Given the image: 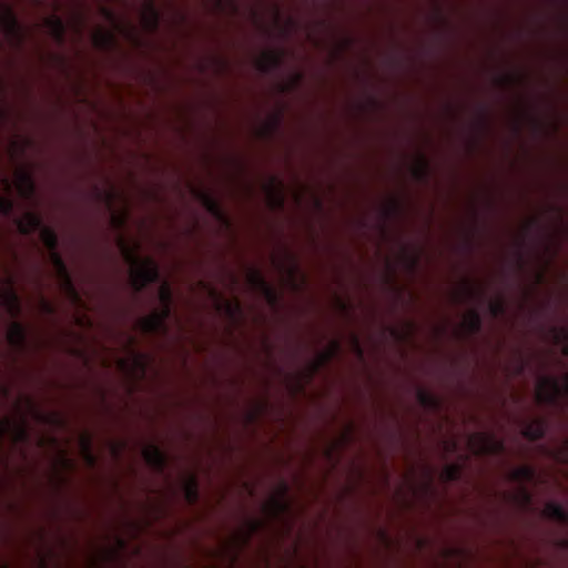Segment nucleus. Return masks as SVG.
<instances>
[{"label":"nucleus","mask_w":568,"mask_h":568,"mask_svg":"<svg viewBox=\"0 0 568 568\" xmlns=\"http://www.w3.org/2000/svg\"><path fill=\"white\" fill-rule=\"evenodd\" d=\"M118 245L125 261L130 264V280L136 290L156 278L158 270L155 263L151 258H138L139 243L135 239L129 240L121 235L118 240Z\"/></svg>","instance_id":"nucleus-1"},{"label":"nucleus","mask_w":568,"mask_h":568,"mask_svg":"<svg viewBox=\"0 0 568 568\" xmlns=\"http://www.w3.org/2000/svg\"><path fill=\"white\" fill-rule=\"evenodd\" d=\"M566 393H568V373L560 379L541 378L536 387V396L539 402H554Z\"/></svg>","instance_id":"nucleus-2"},{"label":"nucleus","mask_w":568,"mask_h":568,"mask_svg":"<svg viewBox=\"0 0 568 568\" xmlns=\"http://www.w3.org/2000/svg\"><path fill=\"white\" fill-rule=\"evenodd\" d=\"M469 447L475 453H497L501 444L487 434H475L469 438Z\"/></svg>","instance_id":"nucleus-3"},{"label":"nucleus","mask_w":568,"mask_h":568,"mask_svg":"<svg viewBox=\"0 0 568 568\" xmlns=\"http://www.w3.org/2000/svg\"><path fill=\"white\" fill-rule=\"evenodd\" d=\"M267 204L272 207H280L284 202L283 185L277 179L270 180L265 185Z\"/></svg>","instance_id":"nucleus-4"},{"label":"nucleus","mask_w":568,"mask_h":568,"mask_svg":"<svg viewBox=\"0 0 568 568\" xmlns=\"http://www.w3.org/2000/svg\"><path fill=\"white\" fill-rule=\"evenodd\" d=\"M13 184L22 196H29L33 190V183L30 174L23 169H17L14 171Z\"/></svg>","instance_id":"nucleus-5"},{"label":"nucleus","mask_w":568,"mask_h":568,"mask_svg":"<svg viewBox=\"0 0 568 568\" xmlns=\"http://www.w3.org/2000/svg\"><path fill=\"white\" fill-rule=\"evenodd\" d=\"M0 304L12 315L19 312V302L13 288L9 285L0 287Z\"/></svg>","instance_id":"nucleus-6"},{"label":"nucleus","mask_w":568,"mask_h":568,"mask_svg":"<svg viewBox=\"0 0 568 568\" xmlns=\"http://www.w3.org/2000/svg\"><path fill=\"white\" fill-rule=\"evenodd\" d=\"M168 310H163L159 313L155 312L143 317L139 323L140 327L144 332H154L159 329L162 326L164 318L168 316Z\"/></svg>","instance_id":"nucleus-7"},{"label":"nucleus","mask_w":568,"mask_h":568,"mask_svg":"<svg viewBox=\"0 0 568 568\" xmlns=\"http://www.w3.org/2000/svg\"><path fill=\"white\" fill-rule=\"evenodd\" d=\"M51 261L57 270V274L60 277L64 288L70 293L73 292L70 277L68 275L67 268H65L62 260L60 258V256L53 252V253H51Z\"/></svg>","instance_id":"nucleus-8"},{"label":"nucleus","mask_w":568,"mask_h":568,"mask_svg":"<svg viewBox=\"0 0 568 568\" xmlns=\"http://www.w3.org/2000/svg\"><path fill=\"white\" fill-rule=\"evenodd\" d=\"M142 454L145 462L151 466L161 467L164 463V456L156 446H145Z\"/></svg>","instance_id":"nucleus-9"},{"label":"nucleus","mask_w":568,"mask_h":568,"mask_svg":"<svg viewBox=\"0 0 568 568\" xmlns=\"http://www.w3.org/2000/svg\"><path fill=\"white\" fill-rule=\"evenodd\" d=\"M144 365V358L141 355H131L126 358H119L116 366L123 372H131L132 369H142Z\"/></svg>","instance_id":"nucleus-10"},{"label":"nucleus","mask_w":568,"mask_h":568,"mask_svg":"<svg viewBox=\"0 0 568 568\" xmlns=\"http://www.w3.org/2000/svg\"><path fill=\"white\" fill-rule=\"evenodd\" d=\"M92 41L95 47L109 48L113 43V33L103 28H97L92 34Z\"/></svg>","instance_id":"nucleus-11"},{"label":"nucleus","mask_w":568,"mask_h":568,"mask_svg":"<svg viewBox=\"0 0 568 568\" xmlns=\"http://www.w3.org/2000/svg\"><path fill=\"white\" fill-rule=\"evenodd\" d=\"M39 224L40 220L33 213H26L18 221V227L22 233H30L34 231Z\"/></svg>","instance_id":"nucleus-12"},{"label":"nucleus","mask_w":568,"mask_h":568,"mask_svg":"<svg viewBox=\"0 0 568 568\" xmlns=\"http://www.w3.org/2000/svg\"><path fill=\"white\" fill-rule=\"evenodd\" d=\"M285 510V503L282 497H271L263 505V511L268 516H278Z\"/></svg>","instance_id":"nucleus-13"},{"label":"nucleus","mask_w":568,"mask_h":568,"mask_svg":"<svg viewBox=\"0 0 568 568\" xmlns=\"http://www.w3.org/2000/svg\"><path fill=\"white\" fill-rule=\"evenodd\" d=\"M278 62V57L273 51H265L257 58L256 64L258 69L266 70Z\"/></svg>","instance_id":"nucleus-14"},{"label":"nucleus","mask_w":568,"mask_h":568,"mask_svg":"<svg viewBox=\"0 0 568 568\" xmlns=\"http://www.w3.org/2000/svg\"><path fill=\"white\" fill-rule=\"evenodd\" d=\"M10 344L19 345L23 342V329L18 323L10 325L7 334Z\"/></svg>","instance_id":"nucleus-15"},{"label":"nucleus","mask_w":568,"mask_h":568,"mask_svg":"<svg viewBox=\"0 0 568 568\" xmlns=\"http://www.w3.org/2000/svg\"><path fill=\"white\" fill-rule=\"evenodd\" d=\"M44 24L50 29L54 38L61 39L63 34V24L58 17H49L45 19Z\"/></svg>","instance_id":"nucleus-16"},{"label":"nucleus","mask_w":568,"mask_h":568,"mask_svg":"<svg viewBox=\"0 0 568 568\" xmlns=\"http://www.w3.org/2000/svg\"><path fill=\"white\" fill-rule=\"evenodd\" d=\"M142 23L148 29H154L158 23V16L152 7L144 8L142 12Z\"/></svg>","instance_id":"nucleus-17"},{"label":"nucleus","mask_w":568,"mask_h":568,"mask_svg":"<svg viewBox=\"0 0 568 568\" xmlns=\"http://www.w3.org/2000/svg\"><path fill=\"white\" fill-rule=\"evenodd\" d=\"M462 326L467 331H476L479 327V317L476 312L469 311L463 316Z\"/></svg>","instance_id":"nucleus-18"},{"label":"nucleus","mask_w":568,"mask_h":568,"mask_svg":"<svg viewBox=\"0 0 568 568\" xmlns=\"http://www.w3.org/2000/svg\"><path fill=\"white\" fill-rule=\"evenodd\" d=\"M544 515L548 518L557 519V520H565L566 514L564 509L555 504H548L544 508Z\"/></svg>","instance_id":"nucleus-19"},{"label":"nucleus","mask_w":568,"mask_h":568,"mask_svg":"<svg viewBox=\"0 0 568 568\" xmlns=\"http://www.w3.org/2000/svg\"><path fill=\"white\" fill-rule=\"evenodd\" d=\"M0 21L8 31H13L16 29L17 21L10 9L0 10Z\"/></svg>","instance_id":"nucleus-20"},{"label":"nucleus","mask_w":568,"mask_h":568,"mask_svg":"<svg viewBox=\"0 0 568 568\" xmlns=\"http://www.w3.org/2000/svg\"><path fill=\"white\" fill-rule=\"evenodd\" d=\"M40 239L42 241V243L49 248V250H53L55 247V244H57V237H55V234L53 233V231L49 230V229H43L41 230L40 232Z\"/></svg>","instance_id":"nucleus-21"},{"label":"nucleus","mask_w":568,"mask_h":568,"mask_svg":"<svg viewBox=\"0 0 568 568\" xmlns=\"http://www.w3.org/2000/svg\"><path fill=\"white\" fill-rule=\"evenodd\" d=\"M80 448H81V455L82 457L89 463V464H93L94 463V457L90 450V443L88 440V438H85L84 436L81 437V443H80Z\"/></svg>","instance_id":"nucleus-22"},{"label":"nucleus","mask_w":568,"mask_h":568,"mask_svg":"<svg viewBox=\"0 0 568 568\" xmlns=\"http://www.w3.org/2000/svg\"><path fill=\"white\" fill-rule=\"evenodd\" d=\"M185 497L190 503L196 499V483L193 478L189 479L184 485Z\"/></svg>","instance_id":"nucleus-23"},{"label":"nucleus","mask_w":568,"mask_h":568,"mask_svg":"<svg viewBox=\"0 0 568 568\" xmlns=\"http://www.w3.org/2000/svg\"><path fill=\"white\" fill-rule=\"evenodd\" d=\"M126 216H128V212L125 209L118 211V212H113L111 215L112 225L115 227L122 226L126 220Z\"/></svg>","instance_id":"nucleus-24"},{"label":"nucleus","mask_w":568,"mask_h":568,"mask_svg":"<svg viewBox=\"0 0 568 568\" xmlns=\"http://www.w3.org/2000/svg\"><path fill=\"white\" fill-rule=\"evenodd\" d=\"M511 477L516 480L530 479L532 471L529 467H519L511 473Z\"/></svg>","instance_id":"nucleus-25"},{"label":"nucleus","mask_w":568,"mask_h":568,"mask_svg":"<svg viewBox=\"0 0 568 568\" xmlns=\"http://www.w3.org/2000/svg\"><path fill=\"white\" fill-rule=\"evenodd\" d=\"M159 295L164 310L169 311V302L171 298L170 287L166 284H162L159 291Z\"/></svg>","instance_id":"nucleus-26"},{"label":"nucleus","mask_w":568,"mask_h":568,"mask_svg":"<svg viewBox=\"0 0 568 568\" xmlns=\"http://www.w3.org/2000/svg\"><path fill=\"white\" fill-rule=\"evenodd\" d=\"M336 351H337V344L331 343L327 351L318 356L317 365H321V364L325 363L326 361H328Z\"/></svg>","instance_id":"nucleus-27"},{"label":"nucleus","mask_w":568,"mask_h":568,"mask_svg":"<svg viewBox=\"0 0 568 568\" xmlns=\"http://www.w3.org/2000/svg\"><path fill=\"white\" fill-rule=\"evenodd\" d=\"M247 281L253 285L261 286V287L265 288L264 280L258 272H250L247 274Z\"/></svg>","instance_id":"nucleus-28"},{"label":"nucleus","mask_w":568,"mask_h":568,"mask_svg":"<svg viewBox=\"0 0 568 568\" xmlns=\"http://www.w3.org/2000/svg\"><path fill=\"white\" fill-rule=\"evenodd\" d=\"M11 207V201L7 196H0V212L8 213Z\"/></svg>","instance_id":"nucleus-29"},{"label":"nucleus","mask_w":568,"mask_h":568,"mask_svg":"<svg viewBox=\"0 0 568 568\" xmlns=\"http://www.w3.org/2000/svg\"><path fill=\"white\" fill-rule=\"evenodd\" d=\"M24 434H26L24 428L22 426H19L13 434V439L21 440L24 437Z\"/></svg>","instance_id":"nucleus-30"},{"label":"nucleus","mask_w":568,"mask_h":568,"mask_svg":"<svg viewBox=\"0 0 568 568\" xmlns=\"http://www.w3.org/2000/svg\"><path fill=\"white\" fill-rule=\"evenodd\" d=\"M525 435L530 436L531 438H537L541 435V426L538 424L537 428L534 433H530L528 430L525 432Z\"/></svg>","instance_id":"nucleus-31"},{"label":"nucleus","mask_w":568,"mask_h":568,"mask_svg":"<svg viewBox=\"0 0 568 568\" xmlns=\"http://www.w3.org/2000/svg\"><path fill=\"white\" fill-rule=\"evenodd\" d=\"M455 471H456L455 467H453V466L447 467V468L445 469V476H446V478H448V479L454 478V476H455Z\"/></svg>","instance_id":"nucleus-32"},{"label":"nucleus","mask_w":568,"mask_h":568,"mask_svg":"<svg viewBox=\"0 0 568 568\" xmlns=\"http://www.w3.org/2000/svg\"><path fill=\"white\" fill-rule=\"evenodd\" d=\"M89 565H90L91 568H99L100 567V564L98 562V560L95 558H92L90 560Z\"/></svg>","instance_id":"nucleus-33"},{"label":"nucleus","mask_w":568,"mask_h":568,"mask_svg":"<svg viewBox=\"0 0 568 568\" xmlns=\"http://www.w3.org/2000/svg\"><path fill=\"white\" fill-rule=\"evenodd\" d=\"M207 209L211 211V212H214L216 211V207H215V204H213L212 202H207Z\"/></svg>","instance_id":"nucleus-34"},{"label":"nucleus","mask_w":568,"mask_h":568,"mask_svg":"<svg viewBox=\"0 0 568 568\" xmlns=\"http://www.w3.org/2000/svg\"><path fill=\"white\" fill-rule=\"evenodd\" d=\"M2 184H3V189H4V190H7V191H8V190L10 189V183H9V181H8L7 179H4V180L2 181Z\"/></svg>","instance_id":"nucleus-35"},{"label":"nucleus","mask_w":568,"mask_h":568,"mask_svg":"<svg viewBox=\"0 0 568 568\" xmlns=\"http://www.w3.org/2000/svg\"><path fill=\"white\" fill-rule=\"evenodd\" d=\"M419 398H420V402H423L424 404L426 403V400H425V398H424L423 394H419Z\"/></svg>","instance_id":"nucleus-36"},{"label":"nucleus","mask_w":568,"mask_h":568,"mask_svg":"<svg viewBox=\"0 0 568 568\" xmlns=\"http://www.w3.org/2000/svg\"><path fill=\"white\" fill-rule=\"evenodd\" d=\"M565 352L568 353V347L565 348Z\"/></svg>","instance_id":"nucleus-37"}]
</instances>
